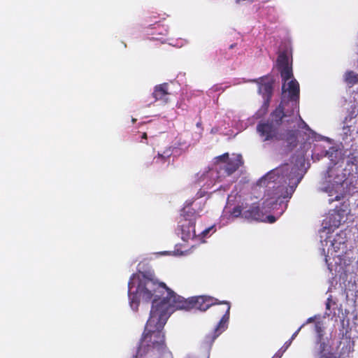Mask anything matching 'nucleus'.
<instances>
[{
	"label": "nucleus",
	"instance_id": "obj_1",
	"mask_svg": "<svg viewBox=\"0 0 358 358\" xmlns=\"http://www.w3.org/2000/svg\"><path fill=\"white\" fill-rule=\"evenodd\" d=\"M129 304L136 311L140 299L150 301L153 299L150 317L143 334V345H148L155 338L151 355L156 357L164 345L163 329L171 314L173 313V301L176 294L164 282H159L153 274L147 272L134 273L128 282Z\"/></svg>",
	"mask_w": 358,
	"mask_h": 358
},
{
	"label": "nucleus",
	"instance_id": "obj_2",
	"mask_svg": "<svg viewBox=\"0 0 358 358\" xmlns=\"http://www.w3.org/2000/svg\"><path fill=\"white\" fill-rule=\"evenodd\" d=\"M173 302L172 308H173V312L176 310H189L193 308L206 311L210 307L217 303V299L208 296H197L185 299L176 294Z\"/></svg>",
	"mask_w": 358,
	"mask_h": 358
},
{
	"label": "nucleus",
	"instance_id": "obj_3",
	"mask_svg": "<svg viewBox=\"0 0 358 358\" xmlns=\"http://www.w3.org/2000/svg\"><path fill=\"white\" fill-rule=\"evenodd\" d=\"M215 306H217L215 308V313L222 315V317L213 332L206 336V342L210 344L227 328L231 309V304L227 301H218L217 299Z\"/></svg>",
	"mask_w": 358,
	"mask_h": 358
},
{
	"label": "nucleus",
	"instance_id": "obj_4",
	"mask_svg": "<svg viewBox=\"0 0 358 358\" xmlns=\"http://www.w3.org/2000/svg\"><path fill=\"white\" fill-rule=\"evenodd\" d=\"M251 82L258 85V92L264 99L262 108L264 112H266L273 96L274 80L271 76L267 75L252 80Z\"/></svg>",
	"mask_w": 358,
	"mask_h": 358
},
{
	"label": "nucleus",
	"instance_id": "obj_5",
	"mask_svg": "<svg viewBox=\"0 0 358 358\" xmlns=\"http://www.w3.org/2000/svg\"><path fill=\"white\" fill-rule=\"evenodd\" d=\"M289 166L288 164H285L282 165L281 166L273 169L270 173H268L266 177L271 180L273 179V182L275 181V176H277L278 178H285L287 179L291 182L294 178H296V182L294 183L295 186H296L301 181L302 176L299 177V173L297 168L292 167L291 171L289 172Z\"/></svg>",
	"mask_w": 358,
	"mask_h": 358
},
{
	"label": "nucleus",
	"instance_id": "obj_6",
	"mask_svg": "<svg viewBox=\"0 0 358 358\" xmlns=\"http://www.w3.org/2000/svg\"><path fill=\"white\" fill-rule=\"evenodd\" d=\"M155 338H152V341L147 343L148 345H143V337L141 339L139 346L138 348L136 355L134 356V358H160L166 350V345L165 343V336H164V345L160 350H159V355L156 357L150 356L151 352L154 348V343Z\"/></svg>",
	"mask_w": 358,
	"mask_h": 358
},
{
	"label": "nucleus",
	"instance_id": "obj_7",
	"mask_svg": "<svg viewBox=\"0 0 358 358\" xmlns=\"http://www.w3.org/2000/svg\"><path fill=\"white\" fill-rule=\"evenodd\" d=\"M217 159L226 163L223 166L220 167V169L224 170L227 176L234 173L243 164L242 157L240 155L229 159V154L224 153L217 157Z\"/></svg>",
	"mask_w": 358,
	"mask_h": 358
},
{
	"label": "nucleus",
	"instance_id": "obj_8",
	"mask_svg": "<svg viewBox=\"0 0 358 358\" xmlns=\"http://www.w3.org/2000/svg\"><path fill=\"white\" fill-rule=\"evenodd\" d=\"M178 227L180 230L181 238L184 241H188L196 236L194 218H187L184 215V218H182L179 222Z\"/></svg>",
	"mask_w": 358,
	"mask_h": 358
},
{
	"label": "nucleus",
	"instance_id": "obj_9",
	"mask_svg": "<svg viewBox=\"0 0 358 358\" xmlns=\"http://www.w3.org/2000/svg\"><path fill=\"white\" fill-rule=\"evenodd\" d=\"M282 93H288L289 101L292 102V106H297L299 101L300 88L298 81L292 78L291 80L286 83H282Z\"/></svg>",
	"mask_w": 358,
	"mask_h": 358
},
{
	"label": "nucleus",
	"instance_id": "obj_10",
	"mask_svg": "<svg viewBox=\"0 0 358 358\" xmlns=\"http://www.w3.org/2000/svg\"><path fill=\"white\" fill-rule=\"evenodd\" d=\"M278 127L269 120L267 122H261L257 126V130L259 135L264 138V141H269L273 138L277 140Z\"/></svg>",
	"mask_w": 358,
	"mask_h": 358
},
{
	"label": "nucleus",
	"instance_id": "obj_11",
	"mask_svg": "<svg viewBox=\"0 0 358 358\" xmlns=\"http://www.w3.org/2000/svg\"><path fill=\"white\" fill-rule=\"evenodd\" d=\"M169 84L166 83L155 87L152 96L155 101H159L164 104L169 101L171 93L169 91Z\"/></svg>",
	"mask_w": 358,
	"mask_h": 358
},
{
	"label": "nucleus",
	"instance_id": "obj_12",
	"mask_svg": "<svg viewBox=\"0 0 358 358\" xmlns=\"http://www.w3.org/2000/svg\"><path fill=\"white\" fill-rule=\"evenodd\" d=\"M343 210H334L324 220L325 227L329 229L338 228L343 219Z\"/></svg>",
	"mask_w": 358,
	"mask_h": 358
},
{
	"label": "nucleus",
	"instance_id": "obj_13",
	"mask_svg": "<svg viewBox=\"0 0 358 358\" xmlns=\"http://www.w3.org/2000/svg\"><path fill=\"white\" fill-rule=\"evenodd\" d=\"M243 217L248 220H262L263 214L258 203H252L248 209L243 212Z\"/></svg>",
	"mask_w": 358,
	"mask_h": 358
},
{
	"label": "nucleus",
	"instance_id": "obj_14",
	"mask_svg": "<svg viewBox=\"0 0 358 358\" xmlns=\"http://www.w3.org/2000/svg\"><path fill=\"white\" fill-rule=\"evenodd\" d=\"M318 348L315 352V358H338L336 354L331 352V346L324 341H317Z\"/></svg>",
	"mask_w": 358,
	"mask_h": 358
},
{
	"label": "nucleus",
	"instance_id": "obj_15",
	"mask_svg": "<svg viewBox=\"0 0 358 358\" xmlns=\"http://www.w3.org/2000/svg\"><path fill=\"white\" fill-rule=\"evenodd\" d=\"M277 140H283L287 143L288 150H292L297 145V135L294 130H287L282 136H278Z\"/></svg>",
	"mask_w": 358,
	"mask_h": 358
},
{
	"label": "nucleus",
	"instance_id": "obj_16",
	"mask_svg": "<svg viewBox=\"0 0 358 358\" xmlns=\"http://www.w3.org/2000/svg\"><path fill=\"white\" fill-rule=\"evenodd\" d=\"M284 103H285L282 101L280 105L271 114V120L269 121L273 122L278 127L282 124V118L286 116L284 112Z\"/></svg>",
	"mask_w": 358,
	"mask_h": 358
},
{
	"label": "nucleus",
	"instance_id": "obj_17",
	"mask_svg": "<svg viewBox=\"0 0 358 358\" xmlns=\"http://www.w3.org/2000/svg\"><path fill=\"white\" fill-rule=\"evenodd\" d=\"M343 78L350 87L358 83V73L353 71H347L343 76Z\"/></svg>",
	"mask_w": 358,
	"mask_h": 358
},
{
	"label": "nucleus",
	"instance_id": "obj_18",
	"mask_svg": "<svg viewBox=\"0 0 358 358\" xmlns=\"http://www.w3.org/2000/svg\"><path fill=\"white\" fill-rule=\"evenodd\" d=\"M277 66L278 69L291 66L289 63V57L286 52H280L278 56Z\"/></svg>",
	"mask_w": 358,
	"mask_h": 358
},
{
	"label": "nucleus",
	"instance_id": "obj_19",
	"mask_svg": "<svg viewBox=\"0 0 358 358\" xmlns=\"http://www.w3.org/2000/svg\"><path fill=\"white\" fill-rule=\"evenodd\" d=\"M172 152L170 148L166 150L163 154L158 153L156 157L153 158V163H162L165 164L167 162L171 156Z\"/></svg>",
	"mask_w": 358,
	"mask_h": 358
},
{
	"label": "nucleus",
	"instance_id": "obj_20",
	"mask_svg": "<svg viewBox=\"0 0 358 358\" xmlns=\"http://www.w3.org/2000/svg\"><path fill=\"white\" fill-rule=\"evenodd\" d=\"M282 78V83H286L289 79L293 78L292 66L284 69H278Z\"/></svg>",
	"mask_w": 358,
	"mask_h": 358
},
{
	"label": "nucleus",
	"instance_id": "obj_21",
	"mask_svg": "<svg viewBox=\"0 0 358 358\" xmlns=\"http://www.w3.org/2000/svg\"><path fill=\"white\" fill-rule=\"evenodd\" d=\"M243 210H242V208L241 206H235L233 209H232V211L231 213V214L235 217H238L239 216L242 215L243 216V213H242Z\"/></svg>",
	"mask_w": 358,
	"mask_h": 358
},
{
	"label": "nucleus",
	"instance_id": "obj_22",
	"mask_svg": "<svg viewBox=\"0 0 358 358\" xmlns=\"http://www.w3.org/2000/svg\"><path fill=\"white\" fill-rule=\"evenodd\" d=\"M315 328L316 332L318 334V336H319L318 341H322L323 329H322L321 322H316L315 324Z\"/></svg>",
	"mask_w": 358,
	"mask_h": 358
},
{
	"label": "nucleus",
	"instance_id": "obj_23",
	"mask_svg": "<svg viewBox=\"0 0 358 358\" xmlns=\"http://www.w3.org/2000/svg\"><path fill=\"white\" fill-rule=\"evenodd\" d=\"M324 191L326 192L327 193H328V194L330 196H333L334 192H336V191L334 189V188L332 187H330L329 185L326 187L325 189H324Z\"/></svg>",
	"mask_w": 358,
	"mask_h": 358
},
{
	"label": "nucleus",
	"instance_id": "obj_24",
	"mask_svg": "<svg viewBox=\"0 0 358 358\" xmlns=\"http://www.w3.org/2000/svg\"><path fill=\"white\" fill-rule=\"evenodd\" d=\"M214 229V226H211V227H209L206 229H205L204 230H203L201 232V235L203 236V237H205L207 236V234L210 231H212L213 229Z\"/></svg>",
	"mask_w": 358,
	"mask_h": 358
},
{
	"label": "nucleus",
	"instance_id": "obj_25",
	"mask_svg": "<svg viewBox=\"0 0 358 358\" xmlns=\"http://www.w3.org/2000/svg\"><path fill=\"white\" fill-rule=\"evenodd\" d=\"M342 196L341 195H336L334 198H330L328 201L329 203H332L334 201H340L341 199H342Z\"/></svg>",
	"mask_w": 358,
	"mask_h": 358
},
{
	"label": "nucleus",
	"instance_id": "obj_26",
	"mask_svg": "<svg viewBox=\"0 0 358 358\" xmlns=\"http://www.w3.org/2000/svg\"><path fill=\"white\" fill-rule=\"evenodd\" d=\"M188 210H189V208H188ZM189 210H187V209L185 208L182 209V217H184V215H185V217L187 218H189ZM190 214H192V216H194V213H192V212H190Z\"/></svg>",
	"mask_w": 358,
	"mask_h": 358
},
{
	"label": "nucleus",
	"instance_id": "obj_27",
	"mask_svg": "<svg viewBox=\"0 0 358 358\" xmlns=\"http://www.w3.org/2000/svg\"><path fill=\"white\" fill-rule=\"evenodd\" d=\"M188 210H189V208H188ZM189 210H187V209L185 208L182 209V217H184V215H185V217L187 218H189ZM190 214H192V216H194V213H192V212H190Z\"/></svg>",
	"mask_w": 358,
	"mask_h": 358
},
{
	"label": "nucleus",
	"instance_id": "obj_28",
	"mask_svg": "<svg viewBox=\"0 0 358 358\" xmlns=\"http://www.w3.org/2000/svg\"><path fill=\"white\" fill-rule=\"evenodd\" d=\"M292 342V339H289L285 343V344L282 347L284 348V351H285L289 348V346L291 345Z\"/></svg>",
	"mask_w": 358,
	"mask_h": 358
},
{
	"label": "nucleus",
	"instance_id": "obj_29",
	"mask_svg": "<svg viewBox=\"0 0 358 358\" xmlns=\"http://www.w3.org/2000/svg\"><path fill=\"white\" fill-rule=\"evenodd\" d=\"M267 220H268V222H270V223H273L276 220L275 217L273 215L267 216Z\"/></svg>",
	"mask_w": 358,
	"mask_h": 358
},
{
	"label": "nucleus",
	"instance_id": "obj_30",
	"mask_svg": "<svg viewBox=\"0 0 358 358\" xmlns=\"http://www.w3.org/2000/svg\"><path fill=\"white\" fill-rule=\"evenodd\" d=\"M301 327H299L292 336V337L290 338V339H292V341H293L295 337L297 336V334H299V331L301 330Z\"/></svg>",
	"mask_w": 358,
	"mask_h": 358
},
{
	"label": "nucleus",
	"instance_id": "obj_31",
	"mask_svg": "<svg viewBox=\"0 0 358 358\" xmlns=\"http://www.w3.org/2000/svg\"><path fill=\"white\" fill-rule=\"evenodd\" d=\"M141 138H143V139H147V138H148L147 134H146L145 132H144V133L142 134Z\"/></svg>",
	"mask_w": 358,
	"mask_h": 358
},
{
	"label": "nucleus",
	"instance_id": "obj_32",
	"mask_svg": "<svg viewBox=\"0 0 358 358\" xmlns=\"http://www.w3.org/2000/svg\"><path fill=\"white\" fill-rule=\"evenodd\" d=\"M314 321V317H309L307 320L308 323L313 322Z\"/></svg>",
	"mask_w": 358,
	"mask_h": 358
},
{
	"label": "nucleus",
	"instance_id": "obj_33",
	"mask_svg": "<svg viewBox=\"0 0 358 358\" xmlns=\"http://www.w3.org/2000/svg\"><path fill=\"white\" fill-rule=\"evenodd\" d=\"M281 355L278 353H276L272 358H280Z\"/></svg>",
	"mask_w": 358,
	"mask_h": 358
},
{
	"label": "nucleus",
	"instance_id": "obj_34",
	"mask_svg": "<svg viewBox=\"0 0 358 358\" xmlns=\"http://www.w3.org/2000/svg\"><path fill=\"white\" fill-rule=\"evenodd\" d=\"M326 308H327V309H330V304H329V302H328V303H327V304H326Z\"/></svg>",
	"mask_w": 358,
	"mask_h": 358
},
{
	"label": "nucleus",
	"instance_id": "obj_35",
	"mask_svg": "<svg viewBox=\"0 0 358 358\" xmlns=\"http://www.w3.org/2000/svg\"><path fill=\"white\" fill-rule=\"evenodd\" d=\"M168 33V30L166 29H164V33H162L163 34L166 35Z\"/></svg>",
	"mask_w": 358,
	"mask_h": 358
},
{
	"label": "nucleus",
	"instance_id": "obj_36",
	"mask_svg": "<svg viewBox=\"0 0 358 358\" xmlns=\"http://www.w3.org/2000/svg\"><path fill=\"white\" fill-rule=\"evenodd\" d=\"M235 46V44H231L229 47L230 49H232Z\"/></svg>",
	"mask_w": 358,
	"mask_h": 358
}]
</instances>
